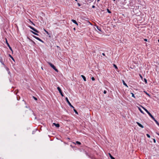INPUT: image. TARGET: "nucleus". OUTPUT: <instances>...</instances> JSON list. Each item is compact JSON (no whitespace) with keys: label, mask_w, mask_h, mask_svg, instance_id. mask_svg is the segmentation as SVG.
<instances>
[{"label":"nucleus","mask_w":159,"mask_h":159,"mask_svg":"<svg viewBox=\"0 0 159 159\" xmlns=\"http://www.w3.org/2000/svg\"><path fill=\"white\" fill-rule=\"evenodd\" d=\"M48 64L54 70H55V71L56 72H58V70L56 68V67L55 66L53 65L50 62H48Z\"/></svg>","instance_id":"1"},{"label":"nucleus","mask_w":159,"mask_h":159,"mask_svg":"<svg viewBox=\"0 0 159 159\" xmlns=\"http://www.w3.org/2000/svg\"><path fill=\"white\" fill-rule=\"evenodd\" d=\"M66 100L67 102L68 103V104L72 108H74V107L70 103V102H69V100L68 99V98H67L66 97Z\"/></svg>","instance_id":"2"},{"label":"nucleus","mask_w":159,"mask_h":159,"mask_svg":"<svg viewBox=\"0 0 159 159\" xmlns=\"http://www.w3.org/2000/svg\"><path fill=\"white\" fill-rule=\"evenodd\" d=\"M57 89H58V90L59 91V92L60 93L62 97H63L64 96V95H63V93H62V91H61V88H60V87H57Z\"/></svg>","instance_id":"3"},{"label":"nucleus","mask_w":159,"mask_h":159,"mask_svg":"<svg viewBox=\"0 0 159 159\" xmlns=\"http://www.w3.org/2000/svg\"><path fill=\"white\" fill-rule=\"evenodd\" d=\"M6 43L7 44V46H8V47L12 51V52H13V51H12V48H11V47H10L9 44V43H8V41H7V40L6 39Z\"/></svg>","instance_id":"4"},{"label":"nucleus","mask_w":159,"mask_h":159,"mask_svg":"<svg viewBox=\"0 0 159 159\" xmlns=\"http://www.w3.org/2000/svg\"><path fill=\"white\" fill-rule=\"evenodd\" d=\"M29 27L31 29H32V30H34V31L36 32H37V33H39V32L37 30H36V29H35L34 28V27H32L31 26H29Z\"/></svg>","instance_id":"5"},{"label":"nucleus","mask_w":159,"mask_h":159,"mask_svg":"<svg viewBox=\"0 0 159 159\" xmlns=\"http://www.w3.org/2000/svg\"><path fill=\"white\" fill-rule=\"evenodd\" d=\"M0 62H1V63L2 65H3L4 66H5V64L3 61L2 58L1 57H0Z\"/></svg>","instance_id":"6"},{"label":"nucleus","mask_w":159,"mask_h":159,"mask_svg":"<svg viewBox=\"0 0 159 159\" xmlns=\"http://www.w3.org/2000/svg\"><path fill=\"white\" fill-rule=\"evenodd\" d=\"M136 123L137 124V125L140 127H141V128H143L144 127V126L142 125H141V124H140V123H139V122H136Z\"/></svg>","instance_id":"7"},{"label":"nucleus","mask_w":159,"mask_h":159,"mask_svg":"<svg viewBox=\"0 0 159 159\" xmlns=\"http://www.w3.org/2000/svg\"><path fill=\"white\" fill-rule=\"evenodd\" d=\"M53 124L57 128H58L60 126V125L59 124H56L55 123H53Z\"/></svg>","instance_id":"8"},{"label":"nucleus","mask_w":159,"mask_h":159,"mask_svg":"<svg viewBox=\"0 0 159 159\" xmlns=\"http://www.w3.org/2000/svg\"><path fill=\"white\" fill-rule=\"evenodd\" d=\"M71 21L74 23L76 24L77 25H78V24L76 21L74 20H72Z\"/></svg>","instance_id":"9"},{"label":"nucleus","mask_w":159,"mask_h":159,"mask_svg":"<svg viewBox=\"0 0 159 159\" xmlns=\"http://www.w3.org/2000/svg\"><path fill=\"white\" fill-rule=\"evenodd\" d=\"M143 108L144 109V110L147 112V113L148 114H150V113L148 111L147 109H146V108H145L144 107H143Z\"/></svg>","instance_id":"10"},{"label":"nucleus","mask_w":159,"mask_h":159,"mask_svg":"<svg viewBox=\"0 0 159 159\" xmlns=\"http://www.w3.org/2000/svg\"><path fill=\"white\" fill-rule=\"evenodd\" d=\"M122 82L123 83V84L125 85V86H126L127 87H128V86H127V84H126V83L125 82V81L124 80H122Z\"/></svg>","instance_id":"11"},{"label":"nucleus","mask_w":159,"mask_h":159,"mask_svg":"<svg viewBox=\"0 0 159 159\" xmlns=\"http://www.w3.org/2000/svg\"><path fill=\"white\" fill-rule=\"evenodd\" d=\"M81 77L83 78L84 80V81H86V78H85V77L83 75H81Z\"/></svg>","instance_id":"12"},{"label":"nucleus","mask_w":159,"mask_h":159,"mask_svg":"<svg viewBox=\"0 0 159 159\" xmlns=\"http://www.w3.org/2000/svg\"><path fill=\"white\" fill-rule=\"evenodd\" d=\"M109 156L111 159H115L110 153H109Z\"/></svg>","instance_id":"13"},{"label":"nucleus","mask_w":159,"mask_h":159,"mask_svg":"<svg viewBox=\"0 0 159 159\" xmlns=\"http://www.w3.org/2000/svg\"><path fill=\"white\" fill-rule=\"evenodd\" d=\"M96 28L98 30L101 31V28L99 27L98 26H96Z\"/></svg>","instance_id":"14"},{"label":"nucleus","mask_w":159,"mask_h":159,"mask_svg":"<svg viewBox=\"0 0 159 159\" xmlns=\"http://www.w3.org/2000/svg\"><path fill=\"white\" fill-rule=\"evenodd\" d=\"M31 31L34 34H35V35H37V36L39 35V34H37V33H35V32H33V31Z\"/></svg>","instance_id":"15"},{"label":"nucleus","mask_w":159,"mask_h":159,"mask_svg":"<svg viewBox=\"0 0 159 159\" xmlns=\"http://www.w3.org/2000/svg\"><path fill=\"white\" fill-rule=\"evenodd\" d=\"M9 56L11 58V59L14 61H15L14 59V58L11 56L10 54L9 55Z\"/></svg>","instance_id":"16"},{"label":"nucleus","mask_w":159,"mask_h":159,"mask_svg":"<svg viewBox=\"0 0 159 159\" xmlns=\"http://www.w3.org/2000/svg\"><path fill=\"white\" fill-rule=\"evenodd\" d=\"M151 117L152 119H153L154 117L153 116L151 115V114L150 113V114H148Z\"/></svg>","instance_id":"17"},{"label":"nucleus","mask_w":159,"mask_h":159,"mask_svg":"<svg viewBox=\"0 0 159 159\" xmlns=\"http://www.w3.org/2000/svg\"><path fill=\"white\" fill-rule=\"evenodd\" d=\"M33 37H34V38L35 39H37L38 40H39V39H40V38H39V37H36V36H33Z\"/></svg>","instance_id":"18"},{"label":"nucleus","mask_w":159,"mask_h":159,"mask_svg":"<svg viewBox=\"0 0 159 159\" xmlns=\"http://www.w3.org/2000/svg\"><path fill=\"white\" fill-rule=\"evenodd\" d=\"M33 37H34V38L35 39H37L38 40H39V39H40V38H39V37H36V36H33Z\"/></svg>","instance_id":"19"},{"label":"nucleus","mask_w":159,"mask_h":159,"mask_svg":"<svg viewBox=\"0 0 159 159\" xmlns=\"http://www.w3.org/2000/svg\"><path fill=\"white\" fill-rule=\"evenodd\" d=\"M139 111H140L141 112V113H142L143 114H144L143 111L140 108H139Z\"/></svg>","instance_id":"20"},{"label":"nucleus","mask_w":159,"mask_h":159,"mask_svg":"<svg viewBox=\"0 0 159 159\" xmlns=\"http://www.w3.org/2000/svg\"><path fill=\"white\" fill-rule=\"evenodd\" d=\"M44 31L47 34H49V33L48 31H47L45 29H44Z\"/></svg>","instance_id":"21"},{"label":"nucleus","mask_w":159,"mask_h":159,"mask_svg":"<svg viewBox=\"0 0 159 159\" xmlns=\"http://www.w3.org/2000/svg\"><path fill=\"white\" fill-rule=\"evenodd\" d=\"M76 143L79 145L81 144V143L80 142H79L78 141H76Z\"/></svg>","instance_id":"22"},{"label":"nucleus","mask_w":159,"mask_h":159,"mask_svg":"<svg viewBox=\"0 0 159 159\" xmlns=\"http://www.w3.org/2000/svg\"><path fill=\"white\" fill-rule=\"evenodd\" d=\"M73 109H74V111H75V113L76 114H78V113L77 111H76V110L75 109V108H73Z\"/></svg>","instance_id":"23"},{"label":"nucleus","mask_w":159,"mask_h":159,"mask_svg":"<svg viewBox=\"0 0 159 159\" xmlns=\"http://www.w3.org/2000/svg\"><path fill=\"white\" fill-rule=\"evenodd\" d=\"M113 66H114L115 67V69H118V68H117V66L116 65L114 64L113 65Z\"/></svg>","instance_id":"24"},{"label":"nucleus","mask_w":159,"mask_h":159,"mask_svg":"<svg viewBox=\"0 0 159 159\" xmlns=\"http://www.w3.org/2000/svg\"><path fill=\"white\" fill-rule=\"evenodd\" d=\"M107 11L108 13H111V11L109 10V9H107Z\"/></svg>","instance_id":"25"},{"label":"nucleus","mask_w":159,"mask_h":159,"mask_svg":"<svg viewBox=\"0 0 159 159\" xmlns=\"http://www.w3.org/2000/svg\"><path fill=\"white\" fill-rule=\"evenodd\" d=\"M144 81L146 84L147 83V80H146V79H144Z\"/></svg>","instance_id":"26"},{"label":"nucleus","mask_w":159,"mask_h":159,"mask_svg":"<svg viewBox=\"0 0 159 159\" xmlns=\"http://www.w3.org/2000/svg\"><path fill=\"white\" fill-rule=\"evenodd\" d=\"M132 94V96L134 98H135V97L134 96V94L133 93H131Z\"/></svg>","instance_id":"27"},{"label":"nucleus","mask_w":159,"mask_h":159,"mask_svg":"<svg viewBox=\"0 0 159 159\" xmlns=\"http://www.w3.org/2000/svg\"><path fill=\"white\" fill-rule=\"evenodd\" d=\"M146 135L147 136V137L149 138H150V135L149 134H146Z\"/></svg>","instance_id":"28"},{"label":"nucleus","mask_w":159,"mask_h":159,"mask_svg":"<svg viewBox=\"0 0 159 159\" xmlns=\"http://www.w3.org/2000/svg\"><path fill=\"white\" fill-rule=\"evenodd\" d=\"M91 79H92V80L93 81H94V80H95V79L94 78V77H92L91 78Z\"/></svg>","instance_id":"29"},{"label":"nucleus","mask_w":159,"mask_h":159,"mask_svg":"<svg viewBox=\"0 0 159 159\" xmlns=\"http://www.w3.org/2000/svg\"><path fill=\"white\" fill-rule=\"evenodd\" d=\"M155 122L159 126V123L158 122L157 120V121H156V122Z\"/></svg>","instance_id":"30"},{"label":"nucleus","mask_w":159,"mask_h":159,"mask_svg":"<svg viewBox=\"0 0 159 159\" xmlns=\"http://www.w3.org/2000/svg\"><path fill=\"white\" fill-rule=\"evenodd\" d=\"M103 93L105 94L107 93V91L105 90H104L103 91Z\"/></svg>","instance_id":"31"},{"label":"nucleus","mask_w":159,"mask_h":159,"mask_svg":"<svg viewBox=\"0 0 159 159\" xmlns=\"http://www.w3.org/2000/svg\"><path fill=\"white\" fill-rule=\"evenodd\" d=\"M33 98H34V99L35 100H37V98H36L35 97H34L33 96Z\"/></svg>","instance_id":"32"},{"label":"nucleus","mask_w":159,"mask_h":159,"mask_svg":"<svg viewBox=\"0 0 159 159\" xmlns=\"http://www.w3.org/2000/svg\"><path fill=\"white\" fill-rule=\"evenodd\" d=\"M39 40L41 42H43V40H42L40 39H39Z\"/></svg>","instance_id":"33"},{"label":"nucleus","mask_w":159,"mask_h":159,"mask_svg":"<svg viewBox=\"0 0 159 159\" xmlns=\"http://www.w3.org/2000/svg\"><path fill=\"white\" fill-rule=\"evenodd\" d=\"M85 153L86 154L87 156H89V155H88V153L86 151H85Z\"/></svg>","instance_id":"34"},{"label":"nucleus","mask_w":159,"mask_h":159,"mask_svg":"<svg viewBox=\"0 0 159 159\" xmlns=\"http://www.w3.org/2000/svg\"><path fill=\"white\" fill-rule=\"evenodd\" d=\"M144 92L146 93V94L147 95H148V96H150V95H149V94L148 93H147V92Z\"/></svg>","instance_id":"35"},{"label":"nucleus","mask_w":159,"mask_h":159,"mask_svg":"<svg viewBox=\"0 0 159 159\" xmlns=\"http://www.w3.org/2000/svg\"><path fill=\"white\" fill-rule=\"evenodd\" d=\"M153 142L154 143H156V140L155 139H153Z\"/></svg>","instance_id":"36"},{"label":"nucleus","mask_w":159,"mask_h":159,"mask_svg":"<svg viewBox=\"0 0 159 159\" xmlns=\"http://www.w3.org/2000/svg\"><path fill=\"white\" fill-rule=\"evenodd\" d=\"M77 4L78 5V6H79V7L81 6V4H80L79 3H77Z\"/></svg>","instance_id":"37"},{"label":"nucleus","mask_w":159,"mask_h":159,"mask_svg":"<svg viewBox=\"0 0 159 159\" xmlns=\"http://www.w3.org/2000/svg\"><path fill=\"white\" fill-rule=\"evenodd\" d=\"M95 6H94V5H93V6H92V7L93 8H95Z\"/></svg>","instance_id":"38"},{"label":"nucleus","mask_w":159,"mask_h":159,"mask_svg":"<svg viewBox=\"0 0 159 159\" xmlns=\"http://www.w3.org/2000/svg\"><path fill=\"white\" fill-rule=\"evenodd\" d=\"M155 121L156 122V121H157V120L155 119L154 118L153 119H152Z\"/></svg>","instance_id":"39"},{"label":"nucleus","mask_w":159,"mask_h":159,"mask_svg":"<svg viewBox=\"0 0 159 159\" xmlns=\"http://www.w3.org/2000/svg\"><path fill=\"white\" fill-rule=\"evenodd\" d=\"M144 40L145 41H148V39H144Z\"/></svg>","instance_id":"40"},{"label":"nucleus","mask_w":159,"mask_h":159,"mask_svg":"<svg viewBox=\"0 0 159 159\" xmlns=\"http://www.w3.org/2000/svg\"><path fill=\"white\" fill-rule=\"evenodd\" d=\"M102 55L104 56H105V54L104 53H102Z\"/></svg>","instance_id":"41"},{"label":"nucleus","mask_w":159,"mask_h":159,"mask_svg":"<svg viewBox=\"0 0 159 159\" xmlns=\"http://www.w3.org/2000/svg\"><path fill=\"white\" fill-rule=\"evenodd\" d=\"M6 69L7 71H8V70H9V69L7 68Z\"/></svg>","instance_id":"42"},{"label":"nucleus","mask_w":159,"mask_h":159,"mask_svg":"<svg viewBox=\"0 0 159 159\" xmlns=\"http://www.w3.org/2000/svg\"><path fill=\"white\" fill-rule=\"evenodd\" d=\"M140 75V77L141 78H142V76L141 75Z\"/></svg>","instance_id":"43"},{"label":"nucleus","mask_w":159,"mask_h":159,"mask_svg":"<svg viewBox=\"0 0 159 159\" xmlns=\"http://www.w3.org/2000/svg\"><path fill=\"white\" fill-rule=\"evenodd\" d=\"M57 48H60L58 46H57Z\"/></svg>","instance_id":"44"},{"label":"nucleus","mask_w":159,"mask_h":159,"mask_svg":"<svg viewBox=\"0 0 159 159\" xmlns=\"http://www.w3.org/2000/svg\"><path fill=\"white\" fill-rule=\"evenodd\" d=\"M74 30H75V28H74V29H73Z\"/></svg>","instance_id":"45"},{"label":"nucleus","mask_w":159,"mask_h":159,"mask_svg":"<svg viewBox=\"0 0 159 159\" xmlns=\"http://www.w3.org/2000/svg\"><path fill=\"white\" fill-rule=\"evenodd\" d=\"M157 134L159 136V134L158 133H157Z\"/></svg>","instance_id":"46"},{"label":"nucleus","mask_w":159,"mask_h":159,"mask_svg":"<svg viewBox=\"0 0 159 159\" xmlns=\"http://www.w3.org/2000/svg\"><path fill=\"white\" fill-rule=\"evenodd\" d=\"M158 43H159V39L158 40Z\"/></svg>","instance_id":"47"},{"label":"nucleus","mask_w":159,"mask_h":159,"mask_svg":"<svg viewBox=\"0 0 159 159\" xmlns=\"http://www.w3.org/2000/svg\"><path fill=\"white\" fill-rule=\"evenodd\" d=\"M100 0H98L97 1L98 2H99Z\"/></svg>","instance_id":"48"},{"label":"nucleus","mask_w":159,"mask_h":159,"mask_svg":"<svg viewBox=\"0 0 159 159\" xmlns=\"http://www.w3.org/2000/svg\"><path fill=\"white\" fill-rule=\"evenodd\" d=\"M8 73L9 74V73H10V71H9V72H8Z\"/></svg>","instance_id":"49"},{"label":"nucleus","mask_w":159,"mask_h":159,"mask_svg":"<svg viewBox=\"0 0 159 159\" xmlns=\"http://www.w3.org/2000/svg\"><path fill=\"white\" fill-rule=\"evenodd\" d=\"M32 23H33V25H34V23H33V22H32Z\"/></svg>","instance_id":"50"},{"label":"nucleus","mask_w":159,"mask_h":159,"mask_svg":"<svg viewBox=\"0 0 159 159\" xmlns=\"http://www.w3.org/2000/svg\"><path fill=\"white\" fill-rule=\"evenodd\" d=\"M32 23H33V25H34V23H33V22H32Z\"/></svg>","instance_id":"51"},{"label":"nucleus","mask_w":159,"mask_h":159,"mask_svg":"<svg viewBox=\"0 0 159 159\" xmlns=\"http://www.w3.org/2000/svg\"><path fill=\"white\" fill-rule=\"evenodd\" d=\"M32 23H33V25H34V23H33V22H32Z\"/></svg>","instance_id":"52"},{"label":"nucleus","mask_w":159,"mask_h":159,"mask_svg":"<svg viewBox=\"0 0 159 159\" xmlns=\"http://www.w3.org/2000/svg\"><path fill=\"white\" fill-rule=\"evenodd\" d=\"M76 1H77V0H75Z\"/></svg>","instance_id":"53"},{"label":"nucleus","mask_w":159,"mask_h":159,"mask_svg":"<svg viewBox=\"0 0 159 159\" xmlns=\"http://www.w3.org/2000/svg\"><path fill=\"white\" fill-rule=\"evenodd\" d=\"M113 1H115L116 0H113Z\"/></svg>","instance_id":"54"}]
</instances>
